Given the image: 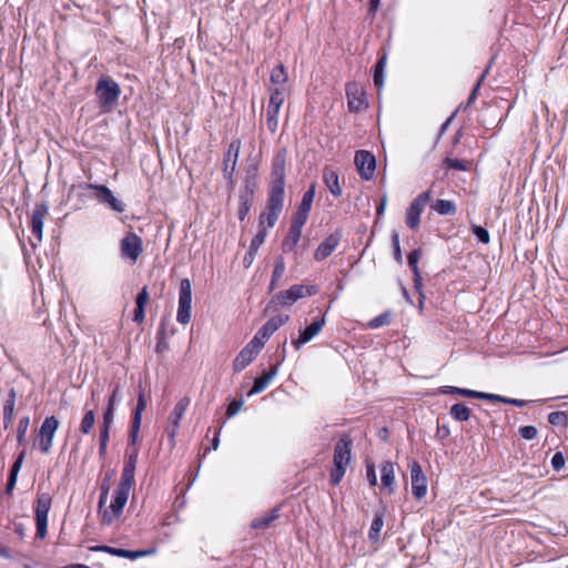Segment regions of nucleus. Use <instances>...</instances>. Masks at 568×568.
Returning <instances> with one entry per match:
<instances>
[{
  "label": "nucleus",
  "mask_w": 568,
  "mask_h": 568,
  "mask_svg": "<svg viewBox=\"0 0 568 568\" xmlns=\"http://www.w3.org/2000/svg\"><path fill=\"white\" fill-rule=\"evenodd\" d=\"M242 405H243V402H242V400H237V399L232 400V402L229 404L227 408H226V415H227V417H233V416H235V415L240 412V409H241Z\"/></svg>",
  "instance_id": "55"
},
{
  "label": "nucleus",
  "mask_w": 568,
  "mask_h": 568,
  "mask_svg": "<svg viewBox=\"0 0 568 568\" xmlns=\"http://www.w3.org/2000/svg\"><path fill=\"white\" fill-rule=\"evenodd\" d=\"M138 456H139L138 448L126 450L120 484L134 487V485H135L134 476H135Z\"/></svg>",
  "instance_id": "18"
},
{
  "label": "nucleus",
  "mask_w": 568,
  "mask_h": 568,
  "mask_svg": "<svg viewBox=\"0 0 568 568\" xmlns=\"http://www.w3.org/2000/svg\"><path fill=\"white\" fill-rule=\"evenodd\" d=\"M318 290L316 286H304V285H293L288 290L281 291L272 298V303L282 305V306H291L300 298L306 296H313L317 294Z\"/></svg>",
  "instance_id": "4"
},
{
  "label": "nucleus",
  "mask_w": 568,
  "mask_h": 568,
  "mask_svg": "<svg viewBox=\"0 0 568 568\" xmlns=\"http://www.w3.org/2000/svg\"><path fill=\"white\" fill-rule=\"evenodd\" d=\"M456 389H457V394L466 396V397L480 398V395H481V392H477V390H473V389H467V388H456Z\"/></svg>",
  "instance_id": "63"
},
{
  "label": "nucleus",
  "mask_w": 568,
  "mask_h": 568,
  "mask_svg": "<svg viewBox=\"0 0 568 568\" xmlns=\"http://www.w3.org/2000/svg\"><path fill=\"white\" fill-rule=\"evenodd\" d=\"M192 313V284L189 278L181 280L179 291V307L176 321L186 325L191 322Z\"/></svg>",
  "instance_id": "5"
},
{
  "label": "nucleus",
  "mask_w": 568,
  "mask_h": 568,
  "mask_svg": "<svg viewBox=\"0 0 568 568\" xmlns=\"http://www.w3.org/2000/svg\"><path fill=\"white\" fill-rule=\"evenodd\" d=\"M49 213V206L47 203H37L31 217V232L40 243L43 237V223L44 219Z\"/></svg>",
  "instance_id": "22"
},
{
  "label": "nucleus",
  "mask_w": 568,
  "mask_h": 568,
  "mask_svg": "<svg viewBox=\"0 0 568 568\" xmlns=\"http://www.w3.org/2000/svg\"><path fill=\"white\" fill-rule=\"evenodd\" d=\"M302 235V229L291 225L287 237L283 242L284 250H292Z\"/></svg>",
  "instance_id": "41"
},
{
  "label": "nucleus",
  "mask_w": 568,
  "mask_h": 568,
  "mask_svg": "<svg viewBox=\"0 0 568 568\" xmlns=\"http://www.w3.org/2000/svg\"><path fill=\"white\" fill-rule=\"evenodd\" d=\"M191 400L187 396H184L179 399V402L175 404L170 417H169V427L166 429L169 437L174 438L178 434L180 422L183 418Z\"/></svg>",
  "instance_id": "19"
},
{
  "label": "nucleus",
  "mask_w": 568,
  "mask_h": 568,
  "mask_svg": "<svg viewBox=\"0 0 568 568\" xmlns=\"http://www.w3.org/2000/svg\"><path fill=\"white\" fill-rule=\"evenodd\" d=\"M52 499L48 494H42L37 499L36 506V524L37 537L44 539L47 536L48 514L51 508Z\"/></svg>",
  "instance_id": "10"
},
{
  "label": "nucleus",
  "mask_w": 568,
  "mask_h": 568,
  "mask_svg": "<svg viewBox=\"0 0 568 568\" xmlns=\"http://www.w3.org/2000/svg\"><path fill=\"white\" fill-rule=\"evenodd\" d=\"M353 440L349 435H343L334 447L333 468L331 470V483L338 485L343 479L346 467L351 462Z\"/></svg>",
  "instance_id": "1"
},
{
  "label": "nucleus",
  "mask_w": 568,
  "mask_h": 568,
  "mask_svg": "<svg viewBox=\"0 0 568 568\" xmlns=\"http://www.w3.org/2000/svg\"><path fill=\"white\" fill-rule=\"evenodd\" d=\"M386 67V54L382 55L375 64L374 69V83L381 89L384 85L385 74L384 70Z\"/></svg>",
  "instance_id": "35"
},
{
  "label": "nucleus",
  "mask_w": 568,
  "mask_h": 568,
  "mask_svg": "<svg viewBox=\"0 0 568 568\" xmlns=\"http://www.w3.org/2000/svg\"><path fill=\"white\" fill-rule=\"evenodd\" d=\"M443 164L447 169H453V170H458V171H466L467 170V165L465 164V162H463L462 160H458V159L446 158L443 161Z\"/></svg>",
  "instance_id": "51"
},
{
  "label": "nucleus",
  "mask_w": 568,
  "mask_h": 568,
  "mask_svg": "<svg viewBox=\"0 0 568 568\" xmlns=\"http://www.w3.org/2000/svg\"><path fill=\"white\" fill-rule=\"evenodd\" d=\"M145 407H146V400L144 398V394H143V392H140L139 396H138L136 407L133 412L132 418H138V420L142 422V413L144 412Z\"/></svg>",
  "instance_id": "49"
},
{
  "label": "nucleus",
  "mask_w": 568,
  "mask_h": 568,
  "mask_svg": "<svg viewBox=\"0 0 568 568\" xmlns=\"http://www.w3.org/2000/svg\"><path fill=\"white\" fill-rule=\"evenodd\" d=\"M149 302V293L146 287H143L141 292L136 295L135 304L138 306H144Z\"/></svg>",
  "instance_id": "59"
},
{
  "label": "nucleus",
  "mask_w": 568,
  "mask_h": 568,
  "mask_svg": "<svg viewBox=\"0 0 568 568\" xmlns=\"http://www.w3.org/2000/svg\"><path fill=\"white\" fill-rule=\"evenodd\" d=\"M290 320L288 315H276L271 317L256 333L253 338H257V341L264 346L265 342L287 321Z\"/></svg>",
  "instance_id": "20"
},
{
  "label": "nucleus",
  "mask_w": 568,
  "mask_h": 568,
  "mask_svg": "<svg viewBox=\"0 0 568 568\" xmlns=\"http://www.w3.org/2000/svg\"><path fill=\"white\" fill-rule=\"evenodd\" d=\"M366 476L371 486L377 485V476L373 464H368L366 467Z\"/></svg>",
  "instance_id": "57"
},
{
  "label": "nucleus",
  "mask_w": 568,
  "mask_h": 568,
  "mask_svg": "<svg viewBox=\"0 0 568 568\" xmlns=\"http://www.w3.org/2000/svg\"><path fill=\"white\" fill-rule=\"evenodd\" d=\"M485 75H486V72L484 74H481L480 79L477 81L476 85L474 87V89L467 100L468 105H470L475 102V100L477 98V92L479 90V87H480L483 80L485 79Z\"/></svg>",
  "instance_id": "60"
},
{
  "label": "nucleus",
  "mask_w": 568,
  "mask_h": 568,
  "mask_svg": "<svg viewBox=\"0 0 568 568\" xmlns=\"http://www.w3.org/2000/svg\"><path fill=\"white\" fill-rule=\"evenodd\" d=\"M254 189L250 185L248 182H246L245 189L240 194V206L237 211L239 219L241 221H244L247 216L251 205H252V199H253Z\"/></svg>",
  "instance_id": "27"
},
{
  "label": "nucleus",
  "mask_w": 568,
  "mask_h": 568,
  "mask_svg": "<svg viewBox=\"0 0 568 568\" xmlns=\"http://www.w3.org/2000/svg\"><path fill=\"white\" fill-rule=\"evenodd\" d=\"M278 372V365H274L268 371L263 372V374L254 379V384L248 392V395H255L262 393L275 377Z\"/></svg>",
  "instance_id": "25"
},
{
  "label": "nucleus",
  "mask_w": 568,
  "mask_h": 568,
  "mask_svg": "<svg viewBox=\"0 0 568 568\" xmlns=\"http://www.w3.org/2000/svg\"><path fill=\"white\" fill-rule=\"evenodd\" d=\"M288 75L281 63L271 71V83L273 88H287Z\"/></svg>",
  "instance_id": "32"
},
{
  "label": "nucleus",
  "mask_w": 568,
  "mask_h": 568,
  "mask_svg": "<svg viewBox=\"0 0 568 568\" xmlns=\"http://www.w3.org/2000/svg\"><path fill=\"white\" fill-rule=\"evenodd\" d=\"M95 423V414L93 409H88L80 423V432L82 434H90Z\"/></svg>",
  "instance_id": "40"
},
{
  "label": "nucleus",
  "mask_w": 568,
  "mask_h": 568,
  "mask_svg": "<svg viewBox=\"0 0 568 568\" xmlns=\"http://www.w3.org/2000/svg\"><path fill=\"white\" fill-rule=\"evenodd\" d=\"M285 151H281L273 160L270 193L284 195L285 189Z\"/></svg>",
  "instance_id": "8"
},
{
  "label": "nucleus",
  "mask_w": 568,
  "mask_h": 568,
  "mask_svg": "<svg viewBox=\"0 0 568 568\" xmlns=\"http://www.w3.org/2000/svg\"><path fill=\"white\" fill-rule=\"evenodd\" d=\"M59 420L55 416L47 417L40 429L37 437V445L42 454H49L52 445H53V438L55 435L57 429L59 428Z\"/></svg>",
  "instance_id": "7"
},
{
  "label": "nucleus",
  "mask_w": 568,
  "mask_h": 568,
  "mask_svg": "<svg viewBox=\"0 0 568 568\" xmlns=\"http://www.w3.org/2000/svg\"><path fill=\"white\" fill-rule=\"evenodd\" d=\"M110 486L106 481H103L101 485V494L99 498V508L101 509L103 505L106 503L109 496Z\"/></svg>",
  "instance_id": "56"
},
{
  "label": "nucleus",
  "mask_w": 568,
  "mask_h": 568,
  "mask_svg": "<svg viewBox=\"0 0 568 568\" xmlns=\"http://www.w3.org/2000/svg\"><path fill=\"white\" fill-rule=\"evenodd\" d=\"M480 399H486V400H490V402L505 403L507 397H504V396H500V395H496V394L483 393L481 392Z\"/></svg>",
  "instance_id": "62"
},
{
  "label": "nucleus",
  "mask_w": 568,
  "mask_h": 568,
  "mask_svg": "<svg viewBox=\"0 0 568 568\" xmlns=\"http://www.w3.org/2000/svg\"><path fill=\"white\" fill-rule=\"evenodd\" d=\"M121 256L134 264L143 252L142 239L133 232L128 233L120 243Z\"/></svg>",
  "instance_id": "11"
},
{
  "label": "nucleus",
  "mask_w": 568,
  "mask_h": 568,
  "mask_svg": "<svg viewBox=\"0 0 568 568\" xmlns=\"http://www.w3.org/2000/svg\"><path fill=\"white\" fill-rule=\"evenodd\" d=\"M390 322V313L385 312L379 314L378 316L371 320L367 324V326L372 329L378 328L381 326L387 325Z\"/></svg>",
  "instance_id": "44"
},
{
  "label": "nucleus",
  "mask_w": 568,
  "mask_h": 568,
  "mask_svg": "<svg viewBox=\"0 0 568 568\" xmlns=\"http://www.w3.org/2000/svg\"><path fill=\"white\" fill-rule=\"evenodd\" d=\"M430 207L440 215H454L457 212L455 202L450 200H436Z\"/></svg>",
  "instance_id": "33"
},
{
  "label": "nucleus",
  "mask_w": 568,
  "mask_h": 568,
  "mask_svg": "<svg viewBox=\"0 0 568 568\" xmlns=\"http://www.w3.org/2000/svg\"><path fill=\"white\" fill-rule=\"evenodd\" d=\"M325 323H326V318H325V314H324L322 317L314 320L307 327L300 331L298 337L296 339L292 341V345L296 349H300L304 344L312 341L315 336H317L322 332Z\"/></svg>",
  "instance_id": "17"
},
{
  "label": "nucleus",
  "mask_w": 568,
  "mask_h": 568,
  "mask_svg": "<svg viewBox=\"0 0 568 568\" xmlns=\"http://www.w3.org/2000/svg\"><path fill=\"white\" fill-rule=\"evenodd\" d=\"M567 419V416L564 412H552L548 415V422L551 425L564 424Z\"/></svg>",
  "instance_id": "53"
},
{
  "label": "nucleus",
  "mask_w": 568,
  "mask_h": 568,
  "mask_svg": "<svg viewBox=\"0 0 568 568\" xmlns=\"http://www.w3.org/2000/svg\"><path fill=\"white\" fill-rule=\"evenodd\" d=\"M17 393L11 388L3 404V427L8 429L13 420Z\"/></svg>",
  "instance_id": "30"
},
{
  "label": "nucleus",
  "mask_w": 568,
  "mask_h": 568,
  "mask_svg": "<svg viewBox=\"0 0 568 568\" xmlns=\"http://www.w3.org/2000/svg\"><path fill=\"white\" fill-rule=\"evenodd\" d=\"M551 465L555 469H560L564 465H565V457L561 453H556L554 456H552V459H551Z\"/></svg>",
  "instance_id": "61"
},
{
  "label": "nucleus",
  "mask_w": 568,
  "mask_h": 568,
  "mask_svg": "<svg viewBox=\"0 0 568 568\" xmlns=\"http://www.w3.org/2000/svg\"><path fill=\"white\" fill-rule=\"evenodd\" d=\"M346 97L349 111L358 112L366 106L365 92L361 84L348 83L346 85Z\"/></svg>",
  "instance_id": "21"
},
{
  "label": "nucleus",
  "mask_w": 568,
  "mask_h": 568,
  "mask_svg": "<svg viewBox=\"0 0 568 568\" xmlns=\"http://www.w3.org/2000/svg\"><path fill=\"white\" fill-rule=\"evenodd\" d=\"M24 456H26V452L22 450L19 456L17 457L16 462L13 463L12 467H11V470H10V475L9 476H13V477H18V474L21 469V466H22V463H23V459H24Z\"/></svg>",
  "instance_id": "54"
},
{
  "label": "nucleus",
  "mask_w": 568,
  "mask_h": 568,
  "mask_svg": "<svg viewBox=\"0 0 568 568\" xmlns=\"http://www.w3.org/2000/svg\"><path fill=\"white\" fill-rule=\"evenodd\" d=\"M384 526L383 515L382 514H375L374 519L372 521L369 531H368V538L372 541H377L379 539L381 530Z\"/></svg>",
  "instance_id": "39"
},
{
  "label": "nucleus",
  "mask_w": 568,
  "mask_h": 568,
  "mask_svg": "<svg viewBox=\"0 0 568 568\" xmlns=\"http://www.w3.org/2000/svg\"><path fill=\"white\" fill-rule=\"evenodd\" d=\"M412 493L413 496L420 500L427 494V477L424 474L422 466L418 462L414 460L409 464Z\"/></svg>",
  "instance_id": "13"
},
{
  "label": "nucleus",
  "mask_w": 568,
  "mask_h": 568,
  "mask_svg": "<svg viewBox=\"0 0 568 568\" xmlns=\"http://www.w3.org/2000/svg\"><path fill=\"white\" fill-rule=\"evenodd\" d=\"M314 197H315V184H312L310 186V189L304 193L298 209L310 212L312 209V203L314 201Z\"/></svg>",
  "instance_id": "43"
},
{
  "label": "nucleus",
  "mask_w": 568,
  "mask_h": 568,
  "mask_svg": "<svg viewBox=\"0 0 568 568\" xmlns=\"http://www.w3.org/2000/svg\"><path fill=\"white\" fill-rule=\"evenodd\" d=\"M241 151V141L239 139L232 140L229 144L227 151L223 160V175L231 183L236 170L237 160Z\"/></svg>",
  "instance_id": "16"
},
{
  "label": "nucleus",
  "mask_w": 568,
  "mask_h": 568,
  "mask_svg": "<svg viewBox=\"0 0 568 568\" xmlns=\"http://www.w3.org/2000/svg\"><path fill=\"white\" fill-rule=\"evenodd\" d=\"M132 488V486L119 484L111 504L101 511V520L104 525H111L121 517Z\"/></svg>",
  "instance_id": "3"
},
{
  "label": "nucleus",
  "mask_w": 568,
  "mask_h": 568,
  "mask_svg": "<svg viewBox=\"0 0 568 568\" xmlns=\"http://www.w3.org/2000/svg\"><path fill=\"white\" fill-rule=\"evenodd\" d=\"M450 415L456 420L465 422L468 420L470 417V409L465 404H454L450 407Z\"/></svg>",
  "instance_id": "38"
},
{
  "label": "nucleus",
  "mask_w": 568,
  "mask_h": 568,
  "mask_svg": "<svg viewBox=\"0 0 568 568\" xmlns=\"http://www.w3.org/2000/svg\"><path fill=\"white\" fill-rule=\"evenodd\" d=\"M471 231L476 235L478 241H480L484 244H488L489 243L490 236H489L488 231L485 227H483L480 225H473L471 226Z\"/></svg>",
  "instance_id": "50"
},
{
  "label": "nucleus",
  "mask_w": 568,
  "mask_h": 568,
  "mask_svg": "<svg viewBox=\"0 0 568 568\" xmlns=\"http://www.w3.org/2000/svg\"><path fill=\"white\" fill-rule=\"evenodd\" d=\"M341 237L342 235L339 232H334L328 235L316 248L314 258L316 261H323L328 257L338 246Z\"/></svg>",
  "instance_id": "23"
},
{
  "label": "nucleus",
  "mask_w": 568,
  "mask_h": 568,
  "mask_svg": "<svg viewBox=\"0 0 568 568\" xmlns=\"http://www.w3.org/2000/svg\"><path fill=\"white\" fill-rule=\"evenodd\" d=\"M308 213H310L308 211L297 209V212L295 213L291 225L303 229V226L305 225V223L307 221Z\"/></svg>",
  "instance_id": "47"
},
{
  "label": "nucleus",
  "mask_w": 568,
  "mask_h": 568,
  "mask_svg": "<svg viewBox=\"0 0 568 568\" xmlns=\"http://www.w3.org/2000/svg\"><path fill=\"white\" fill-rule=\"evenodd\" d=\"M100 550L105 551V552L111 554V555L116 556V557L128 558V559H131V560H134V559L144 557V556H148V555H150L152 552V550H135V551H132V550H126V549H122V548H114V547H110V546H102V547H100Z\"/></svg>",
  "instance_id": "28"
},
{
  "label": "nucleus",
  "mask_w": 568,
  "mask_h": 568,
  "mask_svg": "<svg viewBox=\"0 0 568 568\" xmlns=\"http://www.w3.org/2000/svg\"><path fill=\"white\" fill-rule=\"evenodd\" d=\"M323 181L334 196L337 197L342 195V187L339 185L338 174L336 171L325 168L323 170Z\"/></svg>",
  "instance_id": "29"
},
{
  "label": "nucleus",
  "mask_w": 568,
  "mask_h": 568,
  "mask_svg": "<svg viewBox=\"0 0 568 568\" xmlns=\"http://www.w3.org/2000/svg\"><path fill=\"white\" fill-rule=\"evenodd\" d=\"M283 206L284 195L270 193L266 212L260 216L258 230L264 229L266 231V227H273L280 217Z\"/></svg>",
  "instance_id": "6"
},
{
  "label": "nucleus",
  "mask_w": 568,
  "mask_h": 568,
  "mask_svg": "<svg viewBox=\"0 0 568 568\" xmlns=\"http://www.w3.org/2000/svg\"><path fill=\"white\" fill-rule=\"evenodd\" d=\"M145 318V307L144 306H135V310H134V316H133V321L138 322V323H142Z\"/></svg>",
  "instance_id": "64"
},
{
  "label": "nucleus",
  "mask_w": 568,
  "mask_h": 568,
  "mask_svg": "<svg viewBox=\"0 0 568 568\" xmlns=\"http://www.w3.org/2000/svg\"><path fill=\"white\" fill-rule=\"evenodd\" d=\"M141 420H138V418H132L130 432H129V438L131 445H135L139 440V432L141 427Z\"/></svg>",
  "instance_id": "48"
},
{
  "label": "nucleus",
  "mask_w": 568,
  "mask_h": 568,
  "mask_svg": "<svg viewBox=\"0 0 568 568\" xmlns=\"http://www.w3.org/2000/svg\"><path fill=\"white\" fill-rule=\"evenodd\" d=\"M95 95L103 112H110L116 104L121 88L111 77L102 75L95 87Z\"/></svg>",
  "instance_id": "2"
},
{
  "label": "nucleus",
  "mask_w": 568,
  "mask_h": 568,
  "mask_svg": "<svg viewBox=\"0 0 568 568\" xmlns=\"http://www.w3.org/2000/svg\"><path fill=\"white\" fill-rule=\"evenodd\" d=\"M382 487L387 489L389 494L395 490V465L392 462H384L381 465Z\"/></svg>",
  "instance_id": "26"
},
{
  "label": "nucleus",
  "mask_w": 568,
  "mask_h": 568,
  "mask_svg": "<svg viewBox=\"0 0 568 568\" xmlns=\"http://www.w3.org/2000/svg\"><path fill=\"white\" fill-rule=\"evenodd\" d=\"M109 439H110V435L109 434H101L100 433L99 455L101 457H104L105 454H106V448H108Z\"/></svg>",
  "instance_id": "58"
},
{
  "label": "nucleus",
  "mask_w": 568,
  "mask_h": 568,
  "mask_svg": "<svg viewBox=\"0 0 568 568\" xmlns=\"http://www.w3.org/2000/svg\"><path fill=\"white\" fill-rule=\"evenodd\" d=\"M354 162L362 179L366 181L373 179L376 169V160L369 151H357L355 153Z\"/></svg>",
  "instance_id": "15"
},
{
  "label": "nucleus",
  "mask_w": 568,
  "mask_h": 568,
  "mask_svg": "<svg viewBox=\"0 0 568 568\" xmlns=\"http://www.w3.org/2000/svg\"><path fill=\"white\" fill-rule=\"evenodd\" d=\"M519 435L527 440L534 439L537 436V428L531 425L523 426L519 428Z\"/></svg>",
  "instance_id": "52"
},
{
  "label": "nucleus",
  "mask_w": 568,
  "mask_h": 568,
  "mask_svg": "<svg viewBox=\"0 0 568 568\" xmlns=\"http://www.w3.org/2000/svg\"><path fill=\"white\" fill-rule=\"evenodd\" d=\"M422 256V250L419 248H416V250H413L408 256H407V263L409 265V267L412 268L414 275H416L418 277V261Z\"/></svg>",
  "instance_id": "46"
},
{
  "label": "nucleus",
  "mask_w": 568,
  "mask_h": 568,
  "mask_svg": "<svg viewBox=\"0 0 568 568\" xmlns=\"http://www.w3.org/2000/svg\"><path fill=\"white\" fill-rule=\"evenodd\" d=\"M287 88H270V101L268 104L280 108L283 105L285 100V93Z\"/></svg>",
  "instance_id": "36"
},
{
  "label": "nucleus",
  "mask_w": 568,
  "mask_h": 568,
  "mask_svg": "<svg viewBox=\"0 0 568 568\" xmlns=\"http://www.w3.org/2000/svg\"><path fill=\"white\" fill-rule=\"evenodd\" d=\"M285 262H284V258L283 257H278L275 262V265H274V270H273V273H272V278H271V283H270V291H274L281 278L283 277L284 273H285Z\"/></svg>",
  "instance_id": "34"
},
{
  "label": "nucleus",
  "mask_w": 568,
  "mask_h": 568,
  "mask_svg": "<svg viewBox=\"0 0 568 568\" xmlns=\"http://www.w3.org/2000/svg\"><path fill=\"white\" fill-rule=\"evenodd\" d=\"M113 419H114V407H109L106 406V409L103 414V422L100 426V433L101 434H109L110 435V429H111V425L113 423Z\"/></svg>",
  "instance_id": "42"
},
{
  "label": "nucleus",
  "mask_w": 568,
  "mask_h": 568,
  "mask_svg": "<svg viewBox=\"0 0 568 568\" xmlns=\"http://www.w3.org/2000/svg\"><path fill=\"white\" fill-rule=\"evenodd\" d=\"M278 518V510L272 509L268 513L264 514L261 517L255 518L251 523V527L253 529H261L264 530L271 526V524Z\"/></svg>",
  "instance_id": "31"
},
{
  "label": "nucleus",
  "mask_w": 568,
  "mask_h": 568,
  "mask_svg": "<svg viewBox=\"0 0 568 568\" xmlns=\"http://www.w3.org/2000/svg\"><path fill=\"white\" fill-rule=\"evenodd\" d=\"M261 349L262 344L257 341V338H252V341L245 347H243L235 357L233 362L234 371L241 372L246 368L254 361Z\"/></svg>",
  "instance_id": "14"
},
{
  "label": "nucleus",
  "mask_w": 568,
  "mask_h": 568,
  "mask_svg": "<svg viewBox=\"0 0 568 568\" xmlns=\"http://www.w3.org/2000/svg\"><path fill=\"white\" fill-rule=\"evenodd\" d=\"M433 196L432 190L420 193L406 210V224L409 229H416L420 223V214Z\"/></svg>",
  "instance_id": "9"
},
{
  "label": "nucleus",
  "mask_w": 568,
  "mask_h": 568,
  "mask_svg": "<svg viewBox=\"0 0 568 568\" xmlns=\"http://www.w3.org/2000/svg\"><path fill=\"white\" fill-rule=\"evenodd\" d=\"M84 189L95 191L97 200L100 203L106 204L111 210L118 213L125 211V204L116 199L108 186L99 184H85Z\"/></svg>",
  "instance_id": "12"
},
{
  "label": "nucleus",
  "mask_w": 568,
  "mask_h": 568,
  "mask_svg": "<svg viewBox=\"0 0 568 568\" xmlns=\"http://www.w3.org/2000/svg\"><path fill=\"white\" fill-rule=\"evenodd\" d=\"M265 239H266V231L264 229L258 230L256 235L251 241L248 251L246 252V254L243 257V265L245 268H248L253 264L255 256L257 254V251H258L260 246L264 243Z\"/></svg>",
  "instance_id": "24"
},
{
  "label": "nucleus",
  "mask_w": 568,
  "mask_h": 568,
  "mask_svg": "<svg viewBox=\"0 0 568 568\" xmlns=\"http://www.w3.org/2000/svg\"><path fill=\"white\" fill-rule=\"evenodd\" d=\"M280 108L267 105L266 110V125L270 132L274 133L278 126Z\"/></svg>",
  "instance_id": "37"
},
{
  "label": "nucleus",
  "mask_w": 568,
  "mask_h": 568,
  "mask_svg": "<svg viewBox=\"0 0 568 568\" xmlns=\"http://www.w3.org/2000/svg\"><path fill=\"white\" fill-rule=\"evenodd\" d=\"M30 425L29 416L21 417L18 425L17 440L22 444L26 440V435Z\"/></svg>",
  "instance_id": "45"
}]
</instances>
